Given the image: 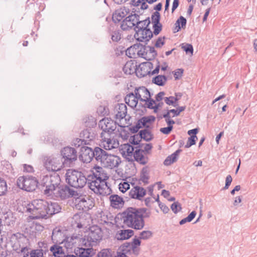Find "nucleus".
<instances>
[{"mask_svg": "<svg viewBox=\"0 0 257 257\" xmlns=\"http://www.w3.org/2000/svg\"><path fill=\"white\" fill-rule=\"evenodd\" d=\"M47 218L53 215L59 213L61 210L60 205L55 202L47 201Z\"/></svg>", "mask_w": 257, "mask_h": 257, "instance_id": "nucleus-24", "label": "nucleus"}, {"mask_svg": "<svg viewBox=\"0 0 257 257\" xmlns=\"http://www.w3.org/2000/svg\"><path fill=\"white\" fill-rule=\"evenodd\" d=\"M88 175H84L82 172L73 170L66 174V180L68 184L75 188H82L88 182Z\"/></svg>", "mask_w": 257, "mask_h": 257, "instance_id": "nucleus-6", "label": "nucleus"}, {"mask_svg": "<svg viewBox=\"0 0 257 257\" xmlns=\"http://www.w3.org/2000/svg\"><path fill=\"white\" fill-rule=\"evenodd\" d=\"M102 236L103 233L100 227L98 226H91L88 234L81 239V244L85 247L96 246L101 240Z\"/></svg>", "mask_w": 257, "mask_h": 257, "instance_id": "nucleus-5", "label": "nucleus"}, {"mask_svg": "<svg viewBox=\"0 0 257 257\" xmlns=\"http://www.w3.org/2000/svg\"><path fill=\"white\" fill-rule=\"evenodd\" d=\"M166 103L168 105H172L174 107L177 106L178 104L176 102L178 101V98H174V96L166 97L164 98Z\"/></svg>", "mask_w": 257, "mask_h": 257, "instance_id": "nucleus-49", "label": "nucleus"}, {"mask_svg": "<svg viewBox=\"0 0 257 257\" xmlns=\"http://www.w3.org/2000/svg\"><path fill=\"white\" fill-rule=\"evenodd\" d=\"M43 254L42 249L32 250L31 251L30 257H43Z\"/></svg>", "mask_w": 257, "mask_h": 257, "instance_id": "nucleus-57", "label": "nucleus"}, {"mask_svg": "<svg viewBox=\"0 0 257 257\" xmlns=\"http://www.w3.org/2000/svg\"><path fill=\"white\" fill-rule=\"evenodd\" d=\"M133 157H134V161L135 160L142 165H146L149 161L148 157L145 156L143 149H136Z\"/></svg>", "mask_w": 257, "mask_h": 257, "instance_id": "nucleus-25", "label": "nucleus"}, {"mask_svg": "<svg viewBox=\"0 0 257 257\" xmlns=\"http://www.w3.org/2000/svg\"><path fill=\"white\" fill-rule=\"evenodd\" d=\"M152 24L160 23L161 15L159 12H154L151 16Z\"/></svg>", "mask_w": 257, "mask_h": 257, "instance_id": "nucleus-56", "label": "nucleus"}, {"mask_svg": "<svg viewBox=\"0 0 257 257\" xmlns=\"http://www.w3.org/2000/svg\"><path fill=\"white\" fill-rule=\"evenodd\" d=\"M131 23L129 21L124 23V19L122 21L120 27L123 31L128 30L130 29L134 28V26H131Z\"/></svg>", "mask_w": 257, "mask_h": 257, "instance_id": "nucleus-58", "label": "nucleus"}, {"mask_svg": "<svg viewBox=\"0 0 257 257\" xmlns=\"http://www.w3.org/2000/svg\"><path fill=\"white\" fill-rule=\"evenodd\" d=\"M101 138L102 139V140L103 141V142H106L107 146L104 145V148L105 150H110L111 148H112L113 147L112 145L110 146L111 145V140L110 138H106L104 136V134L103 133H101Z\"/></svg>", "mask_w": 257, "mask_h": 257, "instance_id": "nucleus-51", "label": "nucleus"}, {"mask_svg": "<svg viewBox=\"0 0 257 257\" xmlns=\"http://www.w3.org/2000/svg\"><path fill=\"white\" fill-rule=\"evenodd\" d=\"M150 23L151 21L149 17H148L144 20H140L139 18L137 21V23H136V26L134 27V30L136 32L138 30L141 31L149 29V26Z\"/></svg>", "mask_w": 257, "mask_h": 257, "instance_id": "nucleus-29", "label": "nucleus"}, {"mask_svg": "<svg viewBox=\"0 0 257 257\" xmlns=\"http://www.w3.org/2000/svg\"><path fill=\"white\" fill-rule=\"evenodd\" d=\"M141 128H142V126H141V124H140L139 122L138 121L135 125L129 128V130L132 133L135 134L137 133Z\"/></svg>", "mask_w": 257, "mask_h": 257, "instance_id": "nucleus-64", "label": "nucleus"}, {"mask_svg": "<svg viewBox=\"0 0 257 257\" xmlns=\"http://www.w3.org/2000/svg\"><path fill=\"white\" fill-rule=\"evenodd\" d=\"M146 194V190L142 187L135 186L129 192V198L141 200Z\"/></svg>", "mask_w": 257, "mask_h": 257, "instance_id": "nucleus-21", "label": "nucleus"}, {"mask_svg": "<svg viewBox=\"0 0 257 257\" xmlns=\"http://www.w3.org/2000/svg\"><path fill=\"white\" fill-rule=\"evenodd\" d=\"M187 23L186 19L183 16H180L176 21L175 25L174 32H177L181 30V28L184 29Z\"/></svg>", "mask_w": 257, "mask_h": 257, "instance_id": "nucleus-38", "label": "nucleus"}, {"mask_svg": "<svg viewBox=\"0 0 257 257\" xmlns=\"http://www.w3.org/2000/svg\"><path fill=\"white\" fill-rule=\"evenodd\" d=\"M85 125L86 128H91L96 130V120L92 116H88L84 118Z\"/></svg>", "mask_w": 257, "mask_h": 257, "instance_id": "nucleus-39", "label": "nucleus"}, {"mask_svg": "<svg viewBox=\"0 0 257 257\" xmlns=\"http://www.w3.org/2000/svg\"><path fill=\"white\" fill-rule=\"evenodd\" d=\"M139 67V68L137 69L136 73L139 77L142 78L151 74V71L148 70V67L145 63L140 64Z\"/></svg>", "mask_w": 257, "mask_h": 257, "instance_id": "nucleus-36", "label": "nucleus"}, {"mask_svg": "<svg viewBox=\"0 0 257 257\" xmlns=\"http://www.w3.org/2000/svg\"><path fill=\"white\" fill-rule=\"evenodd\" d=\"M138 53L139 57L143 58L148 61L154 59L157 56L156 55H154L152 53L148 51L146 45L143 44L142 48H141V49L138 51Z\"/></svg>", "mask_w": 257, "mask_h": 257, "instance_id": "nucleus-28", "label": "nucleus"}, {"mask_svg": "<svg viewBox=\"0 0 257 257\" xmlns=\"http://www.w3.org/2000/svg\"><path fill=\"white\" fill-rule=\"evenodd\" d=\"M197 140L194 137H190L188 139L187 144L185 146L186 148H189L193 145H195L196 142Z\"/></svg>", "mask_w": 257, "mask_h": 257, "instance_id": "nucleus-62", "label": "nucleus"}, {"mask_svg": "<svg viewBox=\"0 0 257 257\" xmlns=\"http://www.w3.org/2000/svg\"><path fill=\"white\" fill-rule=\"evenodd\" d=\"M145 98L144 102H146L147 107L151 109H153L154 105L153 104H156V101L152 98H148L147 96H144Z\"/></svg>", "mask_w": 257, "mask_h": 257, "instance_id": "nucleus-54", "label": "nucleus"}, {"mask_svg": "<svg viewBox=\"0 0 257 257\" xmlns=\"http://www.w3.org/2000/svg\"><path fill=\"white\" fill-rule=\"evenodd\" d=\"M94 157L97 163H100L101 166L106 159L108 153L101 148L96 147L94 148Z\"/></svg>", "mask_w": 257, "mask_h": 257, "instance_id": "nucleus-23", "label": "nucleus"}, {"mask_svg": "<svg viewBox=\"0 0 257 257\" xmlns=\"http://www.w3.org/2000/svg\"><path fill=\"white\" fill-rule=\"evenodd\" d=\"M110 35L112 41L114 42H118L121 39V33L119 30L112 31Z\"/></svg>", "mask_w": 257, "mask_h": 257, "instance_id": "nucleus-48", "label": "nucleus"}, {"mask_svg": "<svg viewBox=\"0 0 257 257\" xmlns=\"http://www.w3.org/2000/svg\"><path fill=\"white\" fill-rule=\"evenodd\" d=\"M87 184L90 189L95 194L107 196L111 192V189L106 180L108 177L104 173L103 168L100 166L94 167L90 174L88 175Z\"/></svg>", "mask_w": 257, "mask_h": 257, "instance_id": "nucleus-2", "label": "nucleus"}, {"mask_svg": "<svg viewBox=\"0 0 257 257\" xmlns=\"http://www.w3.org/2000/svg\"><path fill=\"white\" fill-rule=\"evenodd\" d=\"M123 71L126 74H132L135 72L137 73V66L134 62H127L123 67Z\"/></svg>", "mask_w": 257, "mask_h": 257, "instance_id": "nucleus-35", "label": "nucleus"}, {"mask_svg": "<svg viewBox=\"0 0 257 257\" xmlns=\"http://www.w3.org/2000/svg\"><path fill=\"white\" fill-rule=\"evenodd\" d=\"M134 234V231L132 229H122L117 232L116 234V237L118 240H122L130 238L133 236Z\"/></svg>", "mask_w": 257, "mask_h": 257, "instance_id": "nucleus-26", "label": "nucleus"}, {"mask_svg": "<svg viewBox=\"0 0 257 257\" xmlns=\"http://www.w3.org/2000/svg\"><path fill=\"white\" fill-rule=\"evenodd\" d=\"M155 117L153 115H149L147 116H143L138 120L140 124H141L142 127L145 128L151 129V127L147 123H151L155 120Z\"/></svg>", "mask_w": 257, "mask_h": 257, "instance_id": "nucleus-34", "label": "nucleus"}, {"mask_svg": "<svg viewBox=\"0 0 257 257\" xmlns=\"http://www.w3.org/2000/svg\"><path fill=\"white\" fill-rule=\"evenodd\" d=\"M125 16V13L121 10L115 11L112 17V21L115 23H118Z\"/></svg>", "mask_w": 257, "mask_h": 257, "instance_id": "nucleus-41", "label": "nucleus"}, {"mask_svg": "<svg viewBox=\"0 0 257 257\" xmlns=\"http://www.w3.org/2000/svg\"><path fill=\"white\" fill-rule=\"evenodd\" d=\"M182 48L186 54H193V47L191 44H186L185 46H182Z\"/></svg>", "mask_w": 257, "mask_h": 257, "instance_id": "nucleus-63", "label": "nucleus"}, {"mask_svg": "<svg viewBox=\"0 0 257 257\" xmlns=\"http://www.w3.org/2000/svg\"><path fill=\"white\" fill-rule=\"evenodd\" d=\"M47 201L35 199L25 204L23 212L30 213L33 219L47 218Z\"/></svg>", "mask_w": 257, "mask_h": 257, "instance_id": "nucleus-3", "label": "nucleus"}, {"mask_svg": "<svg viewBox=\"0 0 257 257\" xmlns=\"http://www.w3.org/2000/svg\"><path fill=\"white\" fill-rule=\"evenodd\" d=\"M182 151L181 149H178L174 153L168 156L164 161V164L165 166H170L172 164L176 162L178 160V157L180 153Z\"/></svg>", "mask_w": 257, "mask_h": 257, "instance_id": "nucleus-31", "label": "nucleus"}, {"mask_svg": "<svg viewBox=\"0 0 257 257\" xmlns=\"http://www.w3.org/2000/svg\"><path fill=\"white\" fill-rule=\"evenodd\" d=\"M50 250L55 257H57L58 254H64L62 247L57 244H54L51 246Z\"/></svg>", "mask_w": 257, "mask_h": 257, "instance_id": "nucleus-42", "label": "nucleus"}, {"mask_svg": "<svg viewBox=\"0 0 257 257\" xmlns=\"http://www.w3.org/2000/svg\"><path fill=\"white\" fill-rule=\"evenodd\" d=\"M130 188V185L127 182H124L123 183H120L119 185V191L122 193H124Z\"/></svg>", "mask_w": 257, "mask_h": 257, "instance_id": "nucleus-60", "label": "nucleus"}, {"mask_svg": "<svg viewBox=\"0 0 257 257\" xmlns=\"http://www.w3.org/2000/svg\"><path fill=\"white\" fill-rule=\"evenodd\" d=\"M121 162V158L120 157L116 155L108 154L101 167L111 169L117 168Z\"/></svg>", "mask_w": 257, "mask_h": 257, "instance_id": "nucleus-15", "label": "nucleus"}, {"mask_svg": "<svg viewBox=\"0 0 257 257\" xmlns=\"http://www.w3.org/2000/svg\"><path fill=\"white\" fill-rule=\"evenodd\" d=\"M151 212L146 208L128 207L121 214L124 224L128 227L141 230L145 225V219L150 217Z\"/></svg>", "mask_w": 257, "mask_h": 257, "instance_id": "nucleus-1", "label": "nucleus"}, {"mask_svg": "<svg viewBox=\"0 0 257 257\" xmlns=\"http://www.w3.org/2000/svg\"><path fill=\"white\" fill-rule=\"evenodd\" d=\"M141 244V240H140V239L135 236L131 242H125L121 244L119 249L122 253L128 254L132 257H137L140 253L141 248L140 246Z\"/></svg>", "mask_w": 257, "mask_h": 257, "instance_id": "nucleus-7", "label": "nucleus"}, {"mask_svg": "<svg viewBox=\"0 0 257 257\" xmlns=\"http://www.w3.org/2000/svg\"><path fill=\"white\" fill-rule=\"evenodd\" d=\"M153 34L157 36L160 34L162 30V25L161 23L153 24Z\"/></svg>", "mask_w": 257, "mask_h": 257, "instance_id": "nucleus-53", "label": "nucleus"}, {"mask_svg": "<svg viewBox=\"0 0 257 257\" xmlns=\"http://www.w3.org/2000/svg\"><path fill=\"white\" fill-rule=\"evenodd\" d=\"M64 164L70 165L77 158V151L74 148L66 147L61 151V155Z\"/></svg>", "mask_w": 257, "mask_h": 257, "instance_id": "nucleus-11", "label": "nucleus"}, {"mask_svg": "<svg viewBox=\"0 0 257 257\" xmlns=\"http://www.w3.org/2000/svg\"><path fill=\"white\" fill-rule=\"evenodd\" d=\"M143 44L137 43L128 48L125 51L126 55L130 58H135L136 55L139 56L138 51L142 48Z\"/></svg>", "mask_w": 257, "mask_h": 257, "instance_id": "nucleus-27", "label": "nucleus"}, {"mask_svg": "<svg viewBox=\"0 0 257 257\" xmlns=\"http://www.w3.org/2000/svg\"><path fill=\"white\" fill-rule=\"evenodd\" d=\"M139 133L141 140H144L146 142H150L154 138L153 134L149 128H144Z\"/></svg>", "mask_w": 257, "mask_h": 257, "instance_id": "nucleus-33", "label": "nucleus"}, {"mask_svg": "<svg viewBox=\"0 0 257 257\" xmlns=\"http://www.w3.org/2000/svg\"><path fill=\"white\" fill-rule=\"evenodd\" d=\"M87 248L77 247L74 249L75 256L77 257H91L95 254V251L92 247Z\"/></svg>", "mask_w": 257, "mask_h": 257, "instance_id": "nucleus-20", "label": "nucleus"}, {"mask_svg": "<svg viewBox=\"0 0 257 257\" xmlns=\"http://www.w3.org/2000/svg\"><path fill=\"white\" fill-rule=\"evenodd\" d=\"M171 209L175 214H177L182 209L181 205L178 201L174 202L173 204H172L171 206Z\"/></svg>", "mask_w": 257, "mask_h": 257, "instance_id": "nucleus-55", "label": "nucleus"}, {"mask_svg": "<svg viewBox=\"0 0 257 257\" xmlns=\"http://www.w3.org/2000/svg\"><path fill=\"white\" fill-rule=\"evenodd\" d=\"M7 191V185L6 181L0 177V196L5 194Z\"/></svg>", "mask_w": 257, "mask_h": 257, "instance_id": "nucleus-50", "label": "nucleus"}, {"mask_svg": "<svg viewBox=\"0 0 257 257\" xmlns=\"http://www.w3.org/2000/svg\"><path fill=\"white\" fill-rule=\"evenodd\" d=\"M25 239L24 235L21 233L18 232L14 233L12 235L10 239V243L13 249L17 253H20L22 246L20 242L23 241Z\"/></svg>", "mask_w": 257, "mask_h": 257, "instance_id": "nucleus-16", "label": "nucleus"}, {"mask_svg": "<svg viewBox=\"0 0 257 257\" xmlns=\"http://www.w3.org/2000/svg\"><path fill=\"white\" fill-rule=\"evenodd\" d=\"M153 37V32L150 28L144 30L136 31L134 35V37L137 41L144 42V45H145L148 44Z\"/></svg>", "mask_w": 257, "mask_h": 257, "instance_id": "nucleus-14", "label": "nucleus"}, {"mask_svg": "<svg viewBox=\"0 0 257 257\" xmlns=\"http://www.w3.org/2000/svg\"><path fill=\"white\" fill-rule=\"evenodd\" d=\"M94 149L88 147H82L79 155V159L84 163H90L94 159Z\"/></svg>", "mask_w": 257, "mask_h": 257, "instance_id": "nucleus-17", "label": "nucleus"}, {"mask_svg": "<svg viewBox=\"0 0 257 257\" xmlns=\"http://www.w3.org/2000/svg\"><path fill=\"white\" fill-rule=\"evenodd\" d=\"M112 251L110 248H103L99 251L96 257H112Z\"/></svg>", "mask_w": 257, "mask_h": 257, "instance_id": "nucleus-45", "label": "nucleus"}, {"mask_svg": "<svg viewBox=\"0 0 257 257\" xmlns=\"http://www.w3.org/2000/svg\"><path fill=\"white\" fill-rule=\"evenodd\" d=\"M60 184V176L56 172L44 176L41 181V185L45 187L44 189V194L47 196H52Z\"/></svg>", "mask_w": 257, "mask_h": 257, "instance_id": "nucleus-4", "label": "nucleus"}, {"mask_svg": "<svg viewBox=\"0 0 257 257\" xmlns=\"http://www.w3.org/2000/svg\"><path fill=\"white\" fill-rule=\"evenodd\" d=\"M97 136L96 130L91 128L84 129L80 134V137L83 138L81 140L82 143L84 142L85 145L89 144V142L94 140Z\"/></svg>", "mask_w": 257, "mask_h": 257, "instance_id": "nucleus-18", "label": "nucleus"}, {"mask_svg": "<svg viewBox=\"0 0 257 257\" xmlns=\"http://www.w3.org/2000/svg\"><path fill=\"white\" fill-rule=\"evenodd\" d=\"M153 236V232L150 230H144L140 233V236L138 238L141 239L147 240L151 238Z\"/></svg>", "mask_w": 257, "mask_h": 257, "instance_id": "nucleus-47", "label": "nucleus"}, {"mask_svg": "<svg viewBox=\"0 0 257 257\" xmlns=\"http://www.w3.org/2000/svg\"><path fill=\"white\" fill-rule=\"evenodd\" d=\"M196 215V212L195 211H192L186 218H184L181 220L179 222L180 225H183L186 222H191L195 217Z\"/></svg>", "mask_w": 257, "mask_h": 257, "instance_id": "nucleus-46", "label": "nucleus"}, {"mask_svg": "<svg viewBox=\"0 0 257 257\" xmlns=\"http://www.w3.org/2000/svg\"><path fill=\"white\" fill-rule=\"evenodd\" d=\"M115 108L117 111L115 114L116 118L122 119L125 117L127 113V107L125 104H117Z\"/></svg>", "mask_w": 257, "mask_h": 257, "instance_id": "nucleus-30", "label": "nucleus"}, {"mask_svg": "<svg viewBox=\"0 0 257 257\" xmlns=\"http://www.w3.org/2000/svg\"><path fill=\"white\" fill-rule=\"evenodd\" d=\"M98 125L102 130V133H103L104 134L107 133V137H109L116 128V122L108 118H104L100 120Z\"/></svg>", "mask_w": 257, "mask_h": 257, "instance_id": "nucleus-13", "label": "nucleus"}, {"mask_svg": "<svg viewBox=\"0 0 257 257\" xmlns=\"http://www.w3.org/2000/svg\"><path fill=\"white\" fill-rule=\"evenodd\" d=\"M44 165L48 171L56 172L61 170L64 164L60 155L45 157L44 158Z\"/></svg>", "mask_w": 257, "mask_h": 257, "instance_id": "nucleus-9", "label": "nucleus"}, {"mask_svg": "<svg viewBox=\"0 0 257 257\" xmlns=\"http://www.w3.org/2000/svg\"><path fill=\"white\" fill-rule=\"evenodd\" d=\"M149 171L148 167L146 166L143 168L140 175V180H141L145 184H148V180L149 179Z\"/></svg>", "mask_w": 257, "mask_h": 257, "instance_id": "nucleus-44", "label": "nucleus"}, {"mask_svg": "<svg viewBox=\"0 0 257 257\" xmlns=\"http://www.w3.org/2000/svg\"><path fill=\"white\" fill-rule=\"evenodd\" d=\"M167 81V77L165 75H159L154 77L152 79V82L160 86H164Z\"/></svg>", "mask_w": 257, "mask_h": 257, "instance_id": "nucleus-40", "label": "nucleus"}, {"mask_svg": "<svg viewBox=\"0 0 257 257\" xmlns=\"http://www.w3.org/2000/svg\"><path fill=\"white\" fill-rule=\"evenodd\" d=\"M38 180L35 177L23 176L19 177L17 181V186L27 192H33L38 187Z\"/></svg>", "mask_w": 257, "mask_h": 257, "instance_id": "nucleus-8", "label": "nucleus"}, {"mask_svg": "<svg viewBox=\"0 0 257 257\" xmlns=\"http://www.w3.org/2000/svg\"><path fill=\"white\" fill-rule=\"evenodd\" d=\"M135 148L129 144H125L122 146L121 154L129 162H134L133 156L135 153Z\"/></svg>", "mask_w": 257, "mask_h": 257, "instance_id": "nucleus-19", "label": "nucleus"}, {"mask_svg": "<svg viewBox=\"0 0 257 257\" xmlns=\"http://www.w3.org/2000/svg\"><path fill=\"white\" fill-rule=\"evenodd\" d=\"M110 205L113 208H117L122 206L125 201H128L130 198L127 196H124L123 198L120 197L118 195H111L110 197Z\"/></svg>", "mask_w": 257, "mask_h": 257, "instance_id": "nucleus-22", "label": "nucleus"}, {"mask_svg": "<svg viewBox=\"0 0 257 257\" xmlns=\"http://www.w3.org/2000/svg\"><path fill=\"white\" fill-rule=\"evenodd\" d=\"M75 204L77 209L87 212L93 208L94 203L88 197L80 196L76 198Z\"/></svg>", "mask_w": 257, "mask_h": 257, "instance_id": "nucleus-12", "label": "nucleus"}, {"mask_svg": "<svg viewBox=\"0 0 257 257\" xmlns=\"http://www.w3.org/2000/svg\"><path fill=\"white\" fill-rule=\"evenodd\" d=\"M78 195L77 191L70 188L67 185L60 184L52 196L63 200L70 197H75Z\"/></svg>", "mask_w": 257, "mask_h": 257, "instance_id": "nucleus-10", "label": "nucleus"}, {"mask_svg": "<svg viewBox=\"0 0 257 257\" xmlns=\"http://www.w3.org/2000/svg\"><path fill=\"white\" fill-rule=\"evenodd\" d=\"M186 108L185 106H179L177 107V109H172L169 110L170 112H171V113H173L174 114L173 116L172 117H174L175 116H178L180 114V112L184 111Z\"/></svg>", "mask_w": 257, "mask_h": 257, "instance_id": "nucleus-59", "label": "nucleus"}, {"mask_svg": "<svg viewBox=\"0 0 257 257\" xmlns=\"http://www.w3.org/2000/svg\"><path fill=\"white\" fill-rule=\"evenodd\" d=\"M166 38L165 36L163 37H159L155 44V47L156 48H161L165 43L164 40Z\"/></svg>", "mask_w": 257, "mask_h": 257, "instance_id": "nucleus-61", "label": "nucleus"}, {"mask_svg": "<svg viewBox=\"0 0 257 257\" xmlns=\"http://www.w3.org/2000/svg\"><path fill=\"white\" fill-rule=\"evenodd\" d=\"M125 103L130 107L135 108L137 106L138 100L134 97V92L127 94L124 98Z\"/></svg>", "mask_w": 257, "mask_h": 257, "instance_id": "nucleus-37", "label": "nucleus"}, {"mask_svg": "<svg viewBox=\"0 0 257 257\" xmlns=\"http://www.w3.org/2000/svg\"><path fill=\"white\" fill-rule=\"evenodd\" d=\"M141 141V139L139 136V133L138 134L134 135L133 136H131L129 139V142L133 145H137L139 144Z\"/></svg>", "mask_w": 257, "mask_h": 257, "instance_id": "nucleus-52", "label": "nucleus"}, {"mask_svg": "<svg viewBox=\"0 0 257 257\" xmlns=\"http://www.w3.org/2000/svg\"><path fill=\"white\" fill-rule=\"evenodd\" d=\"M140 18V15L137 14H131V15L126 17L124 19V23L126 22H130L132 24L131 26H134V28L136 26V23H137V21Z\"/></svg>", "mask_w": 257, "mask_h": 257, "instance_id": "nucleus-43", "label": "nucleus"}, {"mask_svg": "<svg viewBox=\"0 0 257 257\" xmlns=\"http://www.w3.org/2000/svg\"><path fill=\"white\" fill-rule=\"evenodd\" d=\"M182 151L181 149H178L174 153L168 156L164 161V164L165 166H170L172 164L176 162L178 160V157L180 153Z\"/></svg>", "mask_w": 257, "mask_h": 257, "instance_id": "nucleus-32", "label": "nucleus"}]
</instances>
